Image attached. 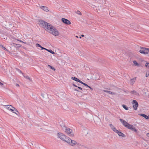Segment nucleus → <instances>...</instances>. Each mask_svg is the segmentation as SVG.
I'll return each instance as SVG.
<instances>
[{"mask_svg": "<svg viewBox=\"0 0 149 149\" xmlns=\"http://www.w3.org/2000/svg\"><path fill=\"white\" fill-rule=\"evenodd\" d=\"M39 22L40 24L42 26V27L45 30L47 29L48 32L50 33V32H53L54 30L56 29L49 23H48L42 20H40Z\"/></svg>", "mask_w": 149, "mask_h": 149, "instance_id": "1", "label": "nucleus"}, {"mask_svg": "<svg viewBox=\"0 0 149 149\" xmlns=\"http://www.w3.org/2000/svg\"><path fill=\"white\" fill-rule=\"evenodd\" d=\"M63 130L65 133L68 134L70 136L72 137L74 136V134L72 132V130L70 128H67L66 127H64Z\"/></svg>", "mask_w": 149, "mask_h": 149, "instance_id": "2", "label": "nucleus"}, {"mask_svg": "<svg viewBox=\"0 0 149 149\" xmlns=\"http://www.w3.org/2000/svg\"><path fill=\"white\" fill-rule=\"evenodd\" d=\"M58 138L61 140L66 142L68 140L67 138H69V137L66 136L63 133L59 132L58 133Z\"/></svg>", "mask_w": 149, "mask_h": 149, "instance_id": "3", "label": "nucleus"}, {"mask_svg": "<svg viewBox=\"0 0 149 149\" xmlns=\"http://www.w3.org/2000/svg\"><path fill=\"white\" fill-rule=\"evenodd\" d=\"M67 138L66 142L71 146H74L77 144V143L76 141L71 139L69 137Z\"/></svg>", "mask_w": 149, "mask_h": 149, "instance_id": "4", "label": "nucleus"}, {"mask_svg": "<svg viewBox=\"0 0 149 149\" xmlns=\"http://www.w3.org/2000/svg\"><path fill=\"white\" fill-rule=\"evenodd\" d=\"M132 104L133 105L134 109L135 110H136L138 106V102L136 100H133L132 101Z\"/></svg>", "mask_w": 149, "mask_h": 149, "instance_id": "5", "label": "nucleus"}, {"mask_svg": "<svg viewBox=\"0 0 149 149\" xmlns=\"http://www.w3.org/2000/svg\"><path fill=\"white\" fill-rule=\"evenodd\" d=\"M50 33L55 36H58L60 34L59 32L57 29L54 30V31L50 32Z\"/></svg>", "mask_w": 149, "mask_h": 149, "instance_id": "6", "label": "nucleus"}, {"mask_svg": "<svg viewBox=\"0 0 149 149\" xmlns=\"http://www.w3.org/2000/svg\"><path fill=\"white\" fill-rule=\"evenodd\" d=\"M144 47H140L141 49L139 50V52L141 54H148V53L147 52H146V50L144 49Z\"/></svg>", "mask_w": 149, "mask_h": 149, "instance_id": "7", "label": "nucleus"}, {"mask_svg": "<svg viewBox=\"0 0 149 149\" xmlns=\"http://www.w3.org/2000/svg\"><path fill=\"white\" fill-rule=\"evenodd\" d=\"M5 107H6V108L8 110H9L10 111H12L13 109H14V107L10 105H7L4 106Z\"/></svg>", "mask_w": 149, "mask_h": 149, "instance_id": "8", "label": "nucleus"}, {"mask_svg": "<svg viewBox=\"0 0 149 149\" xmlns=\"http://www.w3.org/2000/svg\"><path fill=\"white\" fill-rule=\"evenodd\" d=\"M61 20L63 23L67 24L69 25L71 24L70 21L67 19L62 18V19Z\"/></svg>", "mask_w": 149, "mask_h": 149, "instance_id": "9", "label": "nucleus"}, {"mask_svg": "<svg viewBox=\"0 0 149 149\" xmlns=\"http://www.w3.org/2000/svg\"><path fill=\"white\" fill-rule=\"evenodd\" d=\"M120 120L122 124L125 127L128 124L126 121L122 119H120Z\"/></svg>", "mask_w": 149, "mask_h": 149, "instance_id": "10", "label": "nucleus"}, {"mask_svg": "<svg viewBox=\"0 0 149 149\" xmlns=\"http://www.w3.org/2000/svg\"><path fill=\"white\" fill-rule=\"evenodd\" d=\"M109 126L110 127L111 130L114 132L116 133L118 132V130L116 129V128L112 124H110L109 125Z\"/></svg>", "mask_w": 149, "mask_h": 149, "instance_id": "11", "label": "nucleus"}, {"mask_svg": "<svg viewBox=\"0 0 149 149\" xmlns=\"http://www.w3.org/2000/svg\"><path fill=\"white\" fill-rule=\"evenodd\" d=\"M136 77H134L130 80V83L131 84L133 85L134 84L136 81Z\"/></svg>", "mask_w": 149, "mask_h": 149, "instance_id": "12", "label": "nucleus"}, {"mask_svg": "<svg viewBox=\"0 0 149 149\" xmlns=\"http://www.w3.org/2000/svg\"><path fill=\"white\" fill-rule=\"evenodd\" d=\"M116 133L118 134V135L119 136H121L123 137H124L125 136V135L124 134H123L121 132L119 131L118 130V132H117Z\"/></svg>", "mask_w": 149, "mask_h": 149, "instance_id": "13", "label": "nucleus"}, {"mask_svg": "<svg viewBox=\"0 0 149 149\" xmlns=\"http://www.w3.org/2000/svg\"><path fill=\"white\" fill-rule=\"evenodd\" d=\"M40 8L42 9L43 10L47 12L48 11V8L46 6H41L40 7Z\"/></svg>", "mask_w": 149, "mask_h": 149, "instance_id": "14", "label": "nucleus"}, {"mask_svg": "<svg viewBox=\"0 0 149 149\" xmlns=\"http://www.w3.org/2000/svg\"><path fill=\"white\" fill-rule=\"evenodd\" d=\"M131 93L135 95L136 96H139V93L136 91H132L131 92Z\"/></svg>", "mask_w": 149, "mask_h": 149, "instance_id": "15", "label": "nucleus"}, {"mask_svg": "<svg viewBox=\"0 0 149 149\" xmlns=\"http://www.w3.org/2000/svg\"><path fill=\"white\" fill-rule=\"evenodd\" d=\"M133 63L134 64V65L135 66H140V65L136 61H133Z\"/></svg>", "mask_w": 149, "mask_h": 149, "instance_id": "16", "label": "nucleus"}, {"mask_svg": "<svg viewBox=\"0 0 149 149\" xmlns=\"http://www.w3.org/2000/svg\"><path fill=\"white\" fill-rule=\"evenodd\" d=\"M140 115L145 118L146 119H148L149 117L148 116H146L145 114H141Z\"/></svg>", "mask_w": 149, "mask_h": 149, "instance_id": "17", "label": "nucleus"}, {"mask_svg": "<svg viewBox=\"0 0 149 149\" xmlns=\"http://www.w3.org/2000/svg\"><path fill=\"white\" fill-rule=\"evenodd\" d=\"M73 80H74L78 82V81L79 80V79L77 78H76L75 77H72L71 78Z\"/></svg>", "mask_w": 149, "mask_h": 149, "instance_id": "18", "label": "nucleus"}, {"mask_svg": "<svg viewBox=\"0 0 149 149\" xmlns=\"http://www.w3.org/2000/svg\"><path fill=\"white\" fill-rule=\"evenodd\" d=\"M13 111H12V112L17 115V113L18 112V111L15 107H14V109H13Z\"/></svg>", "mask_w": 149, "mask_h": 149, "instance_id": "19", "label": "nucleus"}, {"mask_svg": "<svg viewBox=\"0 0 149 149\" xmlns=\"http://www.w3.org/2000/svg\"><path fill=\"white\" fill-rule=\"evenodd\" d=\"M23 75V76H24V77H25V78H26V79H28L30 81H31V79L30 77H29L28 76L25 75Z\"/></svg>", "mask_w": 149, "mask_h": 149, "instance_id": "20", "label": "nucleus"}, {"mask_svg": "<svg viewBox=\"0 0 149 149\" xmlns=\"http://www.w3.org/2000/svg\"><path fill=\"white\" fill-rule=\"evenodd\" d=\"M103 91L104 92H106V93H109V94H112V95H113V94H115V93H113L111 91H107V90H104Z\"/></svg>", "mask_w": 149, "mask_h": 149, "instance_id": "21", "label": "nucleus"}, {"mask_svg": "<svg viewBox=\"0 0 149 149\" xmlns=\"http://www.w3.org/2000/svg\"><path fill=\"white\" fill-rule=\"evenodd\" d=\"M133 126V125L130 124L128 123L126 127L130 130L131 127H132Z\"/></svg>", "mask_w": 149, "mask_h": 149, "instance_id": "22", "label": "nucleus"}, {"mask_svg": "<svg viewBox=\"0 0 149 149\" xmlns=\"http://www.w3.org/2000/svg\"><path fill=\"white\" fill-rule=\"evenodd\" d=\"M122 107L126 110H127L128 109V108L125 105L123 104Z\"/></svg>", "mask_w": 149, "mask_h": 149, "instance_id": "23", "label": "nucleus"}, {"mask_svg": "<svg viewBox=\"0 0 149 149\" xmlns=\"http://www.w3.org/2000/svg\"><path fill=\"white\" fill-rule=\"evenodd\" d=\"M46 50L49 52L51 53L52 54H55V52H53L52 50L51 49H46Z\"/></svg>", "mask_w": 149, "mask_h": 149, "instance_id": "24", "label": "nucleus"}, {"mask_svg": "<svg viewBox=\"0 0 149 149\" xmlns=\"http://www.w3.org/2000/svg\"><path fill=\"white\" fill-rule=\"evenodd\" d=\"M48 66L51 69L53 70H55L54 68L52 66L50 65H48Z\"/></svg>", "mask_w": 149, "mask_h": 149, "instance_id": "25", "label": "nucleus"}, {"mask_svg": "<svg viewBox=\"0 0 149 149\" xmlns=\"http://www.w3.org/2000/svg\"><path fill=\"white\" fill-rule=\"evenodd\" d=\"M149 76V71H148L146 72V77H147Z\"/></svg>", "mask_w": 149, "mask_h": 149, "instance_id": "26", "label": "nucleus"}, {"mask_svg": "<svg viewBox=\"0 0 149 149\" xmlns=\"http://www.w3.org/2000/svg\"><path fill=\"white\" fill-rule=\"evenodd\" d=\"M76 13H77V14L79 15H81V13L80 12L79 10H77L76 12Z\"/></svg>", "mask_w": 149, "mask_h": 149, "instance_id": "27", "label": "nucleus"}, {"mask_svg": "<svg viewBox=\"0 0 149 149\" xmlns=\"http://www.w3.org/2000/svg\"><path fill=\"white\" fill-rule=\"evenodd\" d=\"M36 45L38 47H42V46L39 44H36Z\"/></svg>", "mask_w": 149, "mask_h": 149, "instance_id": "28", "label": "nucleus"}, {"mask_svg": "<svg viewBox=\"0 0 149 149\" xmlns=\"http://www.w3.org/2000/svg\"><path fill=\"white\" fill-rule=\"evenodd\" d=\"M145 66L146 67H148L149 68V63H146V64Z\"/></svg>", "mask_w": 149, "mask_h": 149, "instance_id": "29", "label": "nucleus"}, {"mask_svg": "<svg viewBox=\"0 0 149 149\" xmlns=\"http://www.w3.org/2000/svg\"><path fill=\"white\" fill-rule=\"evenodd\" d=\"M135 127L133 126H132V127H131V129L130 130H132L133 131L135 129Z\"/></svg>", "mask_w": 149, "mask_h": 149, "instance_id": "30", "label": "nucleus"}, {"mask_svg": "<svg viewBox=\"0 0 149 149\" xmlns=\"http://www.w3.org/2000/svg\"><path fill=\"white\" fill-rule=\"evenodd\" d=\"M1 46L3 49H4L6 50H7V49H6V48L5 47H3L2 45H1Z\"/></svg>", "mask_w": 149, "mask_h": 149, "instance_id": "31", "label": "nucleus"}, {"mask_svg": "<svg viewBox=\"0 0 149 149\" xmlns=\"http://www.w3.org/2000/svg\"><path fill=\"white\" fill-rule=\"evenodd\" d=\"M17 71H18V72L20 73H22L23 74H23L22 73L21 71L19 69H17Z\"/></svg>", "mask_w": 149, "mask_h": 149, "instance_id": "32", "label": "nucleus"}, {"mask_svg": "<svg viewBox=\"0 0 149 149\" xmlns=\"http://www.w3.org/2000/svg\"><path fill=\"white\" fill-rule=\"evenodd\" d=\"M144 49L146 50V51H147L148 52H149V48H144Z\"/></svg>", "mask_w": 149, "mask_h": 149, "instance_id": "33", "label": "nucleus"}, {"mask_svg": "<svg viewBox=\"0 0 149 149\" xmlns=\"http://www.w3.org/2000/svg\"><path fill=\"white\" fill-rule=\"evenodd\" d=\"M78 82H79V83H81V84H83V83H83V82H82V81H81V80H79V81H78Z\"/></svg>", "mask_w": 149, "mask_h": 149, "instance_id": "34", "label": "nucleus"}, {"mask_svg": "<svg viewBox=\"0 0 149 149\" xmlns=\"http://www.w3.org/2000/svg\"><path fill=\"white\" fill-rule=\"evenodd\" d=\"M135 132H137L138 131V130H137V129H135H135L134 130H133Z\"/></svg>", "mask_w": 149, "mask_h": 149, "instance_id": "35", "label": "nucleus"}, {"mask_svg": "<svg viewBox=\"0 0 149 149\" xmlns=\"http://www.w3.org/2000/svg\"><path fill=\"white\" fill-rule=\"evenodd\" d=\"M83 84L84 85V86H87V87H88V86L86 84H85V83H84Z\"/></svg>", "mask_w": 149, "mask_h": 149, "instance_id": "36", "label": "nucleus"}, {"mask_svg": "<svg viewBox=\"0 0 149 149\" xmlns=\"http://www.w3.org/2000/svg\"><path fill=\"white\" fill-rule=\"evenodd\" d=\"M77 88H79V89H80V90H82V88H81V87H80L78 86V87H77Z\"/></svg>", "mask_w": 149, "mask_h": 149, "instance_id": "37", "label": "nucleus"}, {"mask_svg": "<svg viewBox=\"0 0 149 149\" xmlns=\"http://www.w3.org/2000/svg\"><path fill=\"white\" fill-rule=\"evenodd\" d=\"M41 49H42H42H45V50H46V49H46V48H44V47H41Z\"/></svg>", "mask_w": 149, "mask_h": 149, "instance_id": "38", "label": "nucleus"}, {"mask_svg": "<svg viewBox=\"0 0 149 149\" xmlns=\"http://www.w3.org/2000/svg\"><path fill=\"white\" fill-rule=\"evenodd\" d=\"M88 87H89L91 89V90H92V91L93 90V89L92 88H91V87H90V86H88Z\"/></svg>", "mask_w": 149, "mask_h": 149, "instance_id": "39", "label": "nucleus"}, {"mask_svg": "<svg viewBox=\"0 0 149 149\" xmlns=\"http://www.w3.org/2000/svg\"><path fill=\"white\" fill-rule=\"evenodd\" d=\"M72 85H73V86H75V87H78L77 85H75L74 84H73Z\"/></svg>", "mask_w": 149, "mask_h": 149, "instance_id": "40", "label": "nucleus"}, {"mask_svg": "<svg viewBox=\"0 0 149 149\" xmlns=\"http://www.w3.org/2000/svg\"><path fill=\"white\" fill-rule=\"evenodd\" d=\"M3 85V84L0 82V85L1 86H2Z\"/></svg>", "mask_w": 149, "mask_h": 149, "instance_id": "41", "label": "nucleus"}, {"mask_svg": "<svg viewBox=\"0 0 149 149\" xmlns=\"http://www.w3.org/2000/svg\"><path fill=\"white\" fill-rule=\"evenodd\" d=\"M3 85V84L0 82V85L1 86H2Z\"/></svg>", "mask_w": 149, "mask_h": 149, "instance_id": "42", "label": "nucleus"}, {"mask_svg": "<svg viewBox=\"0 0 149 149\" xmlns=\"http://www.w3.org/2000/svg\"><path fill=\"white\" fill-rule=\"evenodd\" d=\"M147 136L148 137H149V133H148L147 134Z\"/></svg>", "mask_w": 149, "mask_h": 149, "instance_id": "43", "label": "nucleus"}, {"mask_svg": "<svg viewBox=\"0 0 149 149\" xmlns=\"http://www.w3.org/2000/svg\"><path fill=\"white\" fill-rule=\"evenodd\" d=\"M16 86H18V87H19V85L18 84H16Z\"/></svg>", "mask_w": 149, "mask_h": 149, "instance_id": "44", "label": "nucleus"}, {"mask_svg": "<svg viewBox=\"0 0 149 149\" xmlns=\"http://www.w3.org/2000/svg\"><path fill=\"white\" fill-rule=\"evenodd\" d=\"M44 94H42V96L43 97H44Z\"/></svg>", "mask_w": 149, "mask_h": 149, "instance_id": "45", "label": "nucleus"}, {"mask_svg": "<svg viewBox=\"0 0 149 149\" xmlns=\"http://www.w3.org/2000/svg\"><path fill=\"white\" fill-rule=\"evenodd\" d=\"M74 91H78V90H77V89H74Z\"/></svg>", "mask_w": 149, "mask_h": 149, "instance_id": "46", "label": "nucleus"}, {"mask_svg": "<svg viewBox=\"0 0 149 149\" xmlns=\"http://www.w3.org/2000/svg\"><path fill=\"white\" fill-rule=\"evenodd\" d=\"M81 36L82 37H84V35H81Z\"/></svg>", "mask_w": 149, "mask_h": 149, "instance_id": "47", "label": "nucleus"}, {"mask_svg": "<svg viewBox=\"0 0 149 149\" xmlns=\"http://www.w3.org/2000/svg\"><path fill=\"white\" fill-rule=\"evenodd\" d=\"M22 42H23V43H26V42H23V41Z\"/></svg>", "mask_w": 149, "mask_h": 149, "instance_id": "48", "label": "nucleus"}, {"mask_svg": "<svg viewBox=\"0 0 149 149\" xmlns=\"http://www.w3.org/2000/svg\"><path fill=\"white\" fill-rule=\"evenodd\" d=\"M76 38H78V36H76Z\"/></svg>", "mask_w": 149, "mask_h": 149, "instance_id": "49", "label": "nucleus"}, {"mask_svg": "<svg viewBox=\"0 0 149 149\" xmlns=\"http://www.w3.org/2000/svg\"><path fill=\"white\" fill-rule=\"evenodd\" d=\"M19 41L20 42H22V41H21L20 40H19Z\"/></svg>", "mask_w": 149, "mask_h": 149, "instance_id": "50", "label": "nucleus"}, {"mask_svg": "<svg viewBox=\"0 0 149 149\" xmlns=\"http://www.w3.org/2000/svg\"><path fill=\"white\" fill-rule=\"evenodd\" d=\"M19 41L20 42H22V41H21L20 40H19Z\"/></svg>", "mask_w": 149, "mask_h": 149, "instance_id": "51", "label": "nucleus"}, {"mask_svg": "<svg viewBox=\"0 0 149 149\" xmlns=\"http://www.w3.org/2000/svg\"><path fill=\"white\" fill-rule=\"evenodd\" d=\"M79 38H81V37H79Z\"/></svg>", "mask_w": 149, "mask_h": 149, "instance_id": "52", "label": "nucleus"}]
</instances>
